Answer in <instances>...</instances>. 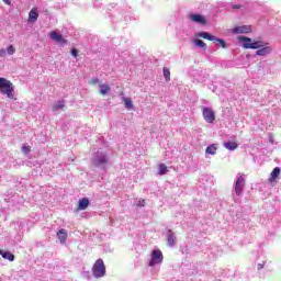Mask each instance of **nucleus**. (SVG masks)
Returning a JSON list of instances; mask_svg holds the SVG:
<instances>
[{"label": "nucleus", "instance_id": "f257e3e1", "mask_svg": "<svg viewBox=\"0 0 281 281\" xmlns=\"http://www.w3.org/2000/svg\"><path fill=\"white\" fill-rule=\"evenodd\" d=\"M0 92L7 95L9 100H14V85L3 77H0Z\"/></svg>", "mask_w": 281, "mask_h": 281}, {"label": "nucleus", "instance_id": "f03ea898", "mask_svg": "<svg viewBox=\"0 0 281 281\" xmlns=\"http://www.w3.org/2000/svg\"><path fill=\"white\" fill-rule=\"evenodd\" d=\"M238 41L243 44L244 49H260V47H265V44L261 41L254 42L251 38L247 36H238Z\"/></svg>", "mask_w": 281, "mask_h": 281}, {"label": "nucleus", "instance_id": "7ed1b4c3", "mask_svg": "<svg viewBox=\"0 0 281 281\" xmlns=\"http://www.w3.org/2000/svg\"><path fill=\"white\" fill-rule=\"evenodd\" d=\"M92 273L94 278H104L106 276V266L104 260L98 259L92 266Z\"/></svg>", "mask_w": 281, "mask_h": 281}, {"label": "nucleus", "instance_id": "20e7f679", "mask_svg": "<svg viewBox=\"0 0 281 281\" xmlns=\"http://www.w3.org/2000/svg\"><path fill=\"white\" fill-rule=\"evenodd\" d=\"M164 260V254L161 252V250L157 249V250H153L151 251V259L149 261V267H155V265H159L160 262H162Z\"/></svg>", "mask_w": 281, "mask_h": 281}, {"label": "nucleus", "instance_id": "39448f33", "mask_svg": "<svg viewBox=\"0 0 281 281\" xmlns=\"http://www.w3.org/2000/svg\"><path fill=\"white\" fill-rule=\"evenodd\" d=\"M202 115L205 122H207V124H214V122L216 121L214 110H212L211 108H203Z\"/></svg>", "mask_w": 281, "mask_h": 281}, {"label": "nucleus", "instance_id": "423d86ee", "mask_svg": "<svg viewBox=\"0 0 281 281\" xmlns=\"http://www.w3.org/2000/svg\"><path fill=\"white\" fill-rule=\"evenodd\" d=\"M243 190H245V178H243V176H239L235 183V194L237 196H240V194H243Z\"/></svg>", "mask_w": 281, "mask_h": 281}, {"label": "nucleus", "instance_id": "0eeeda50", "mask_svg": "<svg viewBox=\"0 0 281 281\" xmlns=\"http://www.w3.org/2000/svg\"><path fill=\"white\" fill-rule=\"evenodd\" d=\"M49 36L52 38V41H55L56 43H58V45H67V43H69L67 40H65L61 34L57 33L56 31H53L49 33Z\"/></svg>", "mask_w": 281, "mask_h": 281}, {"label": "nucleus", "instance_id": "6e6552de", "mask_svg": "<svg viewBox=\"0 0 281 281\" xmlns=\"http://www.w3.org/2000/svg\"><path fill=\"white\" fill-rule=\"evenodd\" d=\"M49 36L52 38V41H55L56 43H58V45H67V43H69L67 40H65L61 34L57 33L56 31H53L49 33Z\"/></svg>", "mask_w": 281, "mask_h": 281}, {"label": "nucleus", "instance_id": "1a4fd4ad", "mask_svg": "<svg viewBox=\"0 0 281 281\" xmlns=\"http://www.w3.org/2000/svg\"><path fill=\"white\" fill-rule=\"evenodd\" d=\"M233 34H250L251 25L236 26L232 30Z\"/></svg>", "mask_w": 281, "mask_h": 281}, {"label": "nucleus", "instance_id": "9d476101", "mask_svg": "<svg viewBox=\"0 0 281 281\" xmlns=\"http://www.w3.org/2000/svg\"><path fill=\"white\" fill-rule=\"evenodd\" d=\"M190 19L193 21V23H199V25H205V23H207L205 18L201 14H191Z\"/></svg>", "mask_w": 281, "mask_h": 281}, {"label": "nucleus", "instance_id": "9b49d317", "mask_svg": "<svg viewBox=\"0 0 281 281\" xmlns=\"http://www.w3.org/2000/svg\"><path fill=\"white\" fill-rule=\"evenodd\" d=\"M167 241L169 247H173V245H176L177 243V237L175 236V233L172 232V229H168L167 232Z\"/></svg>", "mask_w": 281, "mask_h": 281}, {"label": "nucleus", "instance_id": "f8f14e48", "mask_svg": "<svg viewBox=\"0 0 281 281\" xmlns=\"http://www.w3.org/2000/svg\"><path fill=\"white\" fill-rule=\"evenodd\" d=\"M57 237L58 240L60 241L61 245H65V243H67V231L65 228H61L59 232H57Z\"/></svg>", "mask_w": 281, "mask_h": 281}, {"label": "nucleus", "instance_id": "ddd939ff", "mask_svg": "<svg viewBox=\"0 0 281 281\" xmlns=\"http://www.w3.org/2000/svg\"><path fill=\"white\" fill-rule=\"evenodd\" d=\"M273 52V49L271 48V47H269V46H262V47H260L257 52H256V54H257V56H267L268 54H271Z\"/></svg>", "mask_w": 281, "mask_h": 281}, {"label": "nucleus", "instance_id": "4468645a", "mask_svg": "<svg viewBox=\"0 0 281 281\" xmlns=\"http://www.w3.org/2000/svg\"><path fill=\"white\" fill-rule=\"evenodd\" d=\"M29 21H32L33 23L38 21V9L33 8L29 13Z\"/></svg>", "mask_w": 281, "mask_h": 281}, {"label": "nucleus", "instance_id": "2eb2a0df", "mask_svg": "<svg viewBox=\"0 0 281 281\" xmlns=\"http://www.w3.org/2000/svg\"><path fill=\"white\" fill-rule=\"evenodd\" d=\"M89 203H90L89 199H87V198L79 200L77 210L78 211L87 210L89 207Z\"/></svg>", "mask_w": 281, "mask_h": 281}, {"label": "nucleus", "instance_id": "dca6fc26", "mask_svg": "<svg viewBox=\"0 0 281 281\" xmlns=\"http://www.w3.org/2000/svg\"><path fill=\"white\" fill-rule=\"evenodd\" d=\"M99 93L101 95H106V93H109L111 91V86L106 85V83H101L99 85Z\"/></svg>", "mask_w": 281, "mask_h": 281}, {"label": "nucleus", "instance_id": "f3484780", "mask_svg": "<svg viewBox=\"0 0 281 281\" xmlns=\"http://www.w3.org/2000/svg\"><path fill=\"white\" fill-rule=\"evenodd\" d=\"M278 177H280V168L276 167L272 170V172L270 173V178H269L270 183H273V181H276V179H278Z\"/></svg>", "mask_w": 281, "mask_h": 281}, {"label": "nucleus", "instance_id": "a211bd4d", "mask_svg": "<svg viewBox=\"0 0 281 281\" xmlns=\"http://www.w3.org/2000/svg\"><path fill=\"white\" fill-rule=\"evenodd\" d=\"M198 36H200V38H205L206 41H216V37L207 32H200Z\"/></svg>", "mask_w": 281, "mask_h": 281}, {"label": "nucleus", "instance_id": "6ab92c4d", "mask_svg": "<svg viewBox=\"0 0 281 281\" xmlns=\"http://www.w3.org/2000/svg\"><path fill=\"white\" fill-rule=\"evenodd\" d=\"M0 256H2V258H4V260H9L10 262H14V255H12V252H10V251L2 252V250H0Z\"/></svg>", "mask_w": 281, "mask_h": 281}, {"label": "nucleus", "instance_id": "aec40b11", "mask_svg": "<svg viewBox=\"0 0 281 281\" xmlns=\"http://www.w3.org/2000/svg\"><path fill=\"white\" fill-rule=\"evenodd\" d=\"M224 147L227 150H236V148H238V143H236V142H226V143H224Z\"/></svg>", "mask_w": 281, "mask_h": 281}, {"label": "nucleus", "instance_id": "412c9836", "mask_svg": "<svg viewBox=\"0 0 281 281\" xmlns=\"http://www.w3.org/2000/svg\"><path fill=\"white\" fill-rule=\"evenodd\" d=\"M63 109H65V101H57L54 105H53V111L56 113V111H63Z\"/></svg>", "mask_w": 281, "mask_h": 281}, {"label": "nucleus", "instance_id": "4be33fe9", "mask_svg": "<svg viewBox=\"0 0 281 281\" xmlns=\"http://www.w3.org/2000/svg\"><path fill=\"white\" fill-rule=\"evenodd\" d=\"M93 164L95 166H104L108 164L106 157L105 156H101L98 159L93 160Z\"/></svg>", "mask_w": 281, "mask_h": 281}, {"label": "nucleus", "instance_id": "5701e85b", "mask_svg": "<svg viewBox=\"0 0 281 281\" xmlns=\"http://www.w3.org/2000/svg\"><path fill=\"white\" fill-rule=\"evenodd\" d=\"M216 150H217L216 145H215V144H212V145H210L209 147H206L205 153H206L207 155H216Z\"/></svg>", "mask_w": 281, "mask_h": 281}, {"label": "nucleus", "instance_id": "b1692460", "mask_svg": "<svg viewBox=\"0 0 281 281\" xmlns=\"http://www.w3.org/2000/svg\"><path fill=\"white\" fill-rule=\"evenodd\" d=\"M158 168H159L158 175L160 176L167 175L168 167L166 166V164H160Z\"/></svg>", "mask_w": 281, "mask_h": 281}, {"label": "nucleus", "instance_id": "393cba45", "mask_svg": "<svg viewBox=\"0 0 281 281\" xmlns=\"http://www.w3.org/2000/svg\"><path fill=\"white\" fill-rule=\"evenodd\" d=\"M123 102L126 109H133V100L131 98H123Z\"/></svg>", "mask_w": 281, "mask_h": 281}, {"label": "nucleus", "instance_id": "a878e982", "mask_svg": "<svg viewBox=\"0 0 281 281\" xmlns=\"http://www.w3.org/2000/svg\"><path fill=\"white\" fill-rule=\"evenodd\" d=\"M162 74H164V78L166 79L167 82H170V69H168L167 67H165L162 69Z\"/></svg>", "mask_w": 281, "mask_h": 281}, {"label": "nucleus", "instance_id": "bb28decb", "mask_svg": "<svg viewBox=\"0 0 281 281\" xmlns=\"http://www.w3.org/2000/svg\"><path fill=\"white\" fill-rule=\"evenodd\" d=\"M213 42L218 43V45H221V47H223V49H227V43H225L224 40L215 37V40H213Z\"/></svg>", "mask_w": 281, "mask_h": 281}, {"label": "nucleus", "instance_id": "cd10ccee", "mask_svg": "<svg viewBox=\"0 0 281 281\" xmlns=\"http://www.w3.org/2000/svg\"><path fill=\"white\" fill-rule=\"evenodd\" d=\"M194 44L196 45V47H202V49H205V47H207V44H205V42L201 40H194Z\"/></svg>", "mask_w": 281, "mask_h": 281}, {"label": "nucleus", "instance_id": "c85d7f7f", "mask_svg": "<svg viewBox=\"0 0 281 281\" xmlns=\"http://www.w3.org/2000/svg\"><path fill=\"white\" fill-rule=\"evenodd\" d=\"M16 48H14V46L9 45L7 48V54H9V56H12L13 54H15Z\"/></svg>", "mask_w": 281, "mask_h": 281}, {"label": "nucleus", "instance_id": "c756f323", "mask_svg": "<svg viewBox=\"0 0 281 281\" xmlns=\"http://www.w3.org/2000/svg\"><path fill=\"white\" fill-rule=\"evenodd\" d=\"M145 205H146V200L140 199V200H138L136 207H144Z\"/></svg>", "mask_w": 281, "mask_h": 281}, {"label": "nucleus", "instance_id": "7c9ffc66", "mask_svg": "<svg viewBox=\"0 0 281 281\" xmlns=\"http://www.w3.org/2000/svg\"><path fill=\"white\" fill-rule=\"evenodd\" d=\"M22 153H24V155H27V153H30V146H23Z\"/></svg>", "mask_w": 281, "mask_h": 281}, {"label": "nucleus", "instance_id": "2f4dec72", "mask_svg": "<svg viewBox=\"0 0 281 281\" xmlns=\"http://www.w3.org/2000/svg\"><path fill=\"white\" fill-rule=\"evenodd\" d=\"M99 82H100V79H98V78H92L90 80V85H98Z\"/></svg>", "mask_w": 281, "mask_h": 281}, {"label": "nucleus", "instance_id": "473e14b6", "mask_svg": "<svg viewBox=\"0 0 281 281\" xmlns=\"http://www.w3.org/2000/svg\"><path fill=\"white\" fill-rule=\"evenodd\" d=\"M71 54H72L74 58H78V49L72 48Z\"/></svg>", "mask_w": 281, "mask_h": 281}, {"label": "nucleus", "instance_id": "72a5a7b5", "mask_svg": "<svg viewBox=\"0 0 281 281\" xmlns=\"http://www.w3.org/2000/svg\"><path fill=\"white\" fill-rule=\"evenodd\" d=\"M233 10H240V8H243V5L240 4H232Z\"/></svg>", "mask_w": 281, "mask_h": 281}, {"label": "nucleus", "instance_id": "f704fd0d", "mask_svg": "<svg viewBox=\"0 0 281 281\" xmlns=\"http://www.w3.org/2000/svg\"><path fill=\"white\" fill-rule=\"evenodd\" d=\"M7 52H5V48H1L0 49V56L3 57L5 56Z\"/></svg>", "mask_w": 281, "mask_h": 281}, {"label": "nucleus", "instance_id": "c9c22d12", "mask_svg": "<svg viewBox=\"0 0 281 281\" xmlns=\"http://www.w3.org/2000/svg\"><path fill=\"white\" fill-rule=\"evenodd\" d=\"M3 1V3H5V5H12V1H10V0H2Z\"/></svg>", "mask_w": 281, "mask_h": 281}, {"label": "nucleus", "instance_id": "e433bc0d", "mask_svg": "<svg viewBox=\"0 0 281 281\" xmlns=\"http://www.w3.org/2000/svg\"><path fill=\"white\" fill-rule=\"evenodd\" d=\"M265 268V265H262V263H259L258 265V269L260 270V269H263Z\"/></svg>", "mask_w": 281, "mask_h": 281}]
</instances>
